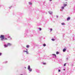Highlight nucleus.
<instances>
[{
  "label": "nucleus",
  "mask_w": 75,
  "mask_h": 75,
  "mask_svg": "<svg viewBox=\"0 0 75 75\" xmlns=\"http://www.w3.org/2000/svg\"><path fill=\"white\" fill-rule=\"evenodd\" d=\"M0 38H1V40H3V39H4V35H1L0 36Z\"/></svg>",
  "instance_id": "nucleus-1"
},
{
  "label": "nucleus",
  "mask_w": 75,
  "mask_h": 75,
  "mask_svg": "<svg viewBox=\"0 0 75 75\" xmlns=\"http://www.w3.org/2000/svg\"><path fill=\"white\" fill-rule=\"evenodd\" d=\"M7 45H8H8H9V46H10L11 45V44L9 43H8L7 44Z\"/></svg>",
  "instance_id": "nucleus-2"
},
{
  "label": "nucleus",
  "mask_w": 75,
  "mask_h": 75,
  "mask_svg": "<svg viewBox=\"0 0 75 75\" xmlns=\"http://www.w3.org/2000/svg\"><path fill=\"white\" fill-rule=\"evenodd\" d=\"M70 19V17H69L67 18V21H69V20Z\"/></svg>",
  "instance_id": "nucleus-3"
},
{
  "label": "nucleus",
  "mask_w": 75,
  "mask_h": 75,
  "mask_svg": "<svg viewBox=\"0 0 75 75\" xmlns=\"http://www.w3.org/2000/svg\"><path fill=\"white\" fill-rule=\"evenodd\" d=\"M4 47H8V45H4Z\"/></svg>",
  "instance_id": "nucleus-4"
},
{
  "label": "nucleus",
  "mask_w": 75,
  "mask_h": 75,
  "mask_svg": "<svg viewBox=\"0 0 75 75\" xmlns=\"http://www.w3.org/2000/svg\"><path fill=\"white\" fill-rule=\"evenodd\" d=\"M63 51L64 52H65L66 51V49L64 48V49L63 50Z\"/></svg>",
  "instance_id": "nucleus-5"
},
{
  "label": "nucleus",
  "mask_w": 75,
  "mask_h": 75,
  "mask_svg": "<svg viewBox=\"0 0 75 75\" xmlns=\"http://www.w3.org/2000/svg\"><path fill=\"white\" fill-rule=\"evenodd\" d=\"M28 70L29 71H30V72H31V71H32V69L31 68L28 69Z\"/></svg>",
  "instance_id": "nucleus-6"
},
{
  "label": "nucleus",
  "mask_w": 75,
  "mask_h": 75,
  "mask_svg": "<svg viewBox=\"0 0 75 75\" xmlns=\"http://www.w3.org/2000/svg\"><path fill=\"white\" fill-rule=\"evenodd\" d=\"M63 6H64V7H66V6H67V4H63Z\"/></svg>",
  "instance_id": "nucleus-7"
},
{
  "label": "nucleus",
  "mask_w": 75,
  "mask_h": 75,
  "mask_svg": "<svg viewBox=\"0 0 75 75\" xmlns=\"http://www.w3.org/2000/svg\"><path fill=\"white\" fill-rule=\"evenodd\" d=\"M30 69V65H29L28 66V69Z\"/></svg>",
  "instance_id": "nucleus-8"
},
{
  "label": "nucleus",
  "mask_w": 75,
  "mask_h": 75,
  "mask_svg": "<svg viewBox=\"0 0 75 75\" xmlns=\"http://www.w3.org/2000/svg\"><path fill=\"white\" fill-rule=\"evenodd\" d=\"M29 47H30V46L29 45H26L27 48H29Z\"/></svg>",
  "instance_id": "nucleus-9"
},
{
  "label": "nucleus",
  "mask_w": 75,
  "mask_h": 75,
  "mask_svg": "<svg viewBox=\"0 0 75 75\" xmlns=\"http://www.w3.org/2000/svg\"><path fill=\"white\" fill-rule=\"evenodd\" d=\"M29 4H30L31 5H32V3H31L30 2H29Z\"/></svg>",
  "instance_id": "nucleus-10"
},
{
  "label": "nucleus",
  "mask_w": 75,
  "mask_h": 75,
  "mask_svg": "<svg viewBox=\"0 0 75 75\" xmlns=\"http://www.w3.org/2000/svg\"><path fill=\"white\" fill-rule=\"evenodd\" d=\"M52 55H54V56H55V57H57V56H56V55L54 54H52Z\"/></svg>",
  "instance_id": "nucleus-11"
},
{
  "label": "nucleus",
  "mask_w": 75,
  "mask_h": 75,
  "mask_svg": "<svg viewBox=\"0 0 75 75\" xmlns=\"http://www.w3.org/2000/svg\"><path fill=\"white\" fill-rule=\"evenodd\" d=\"M62 9H64V7H63V6H62Z\"/></svg>",
  "instance_id": "nucleus-12"
},
{
  "label": "nucleus",
  "mask_w": 75,
  "mask_h": 75,
  "mask_svg": "<svg viewBox=\"0 0 75 75\" xmlns=\"http://www.w3.org/2000/svg\"><path fill=\"white\" fill-rule=\"evenodd\" d=\"M52 41H55V39H52Z\"/></svg>",
  "instance_id": "nucleus-13"
},
{
  "label": "nucleus",
  "mask_w": 75,
  "mask_h": 75,
  "mask_svg": "<svg viewBox=\"0 0 75 75\" xmlns=\"http://www.w3.org/2000/svg\"><path fill=\"white\" fill-rule=\"evenodd\" d=\"M43 46L44 47H45L46 46V45H45V44H43Z\"/></svg>",
  "instance_id": "nucleus-14"
},
{
  "label": "nucleus",
  "mask_w": 75,
  "mask_h": 75,
  "mask_svg": "<svg viewBox=\"0 0 75 75\" xmlns=\"http://www.w3.org/2000/svg\"><path fill=\"white\" fill-rule=\"evenodd\" d=\"M59 54V52H56V54Z\"/></svg>",
  "instance_id": "nucleus-15"
},
{
  "label": "nucleus",
  "mask_w": 75,
  "mask_h": 75,
  "mask_svg": "<svg viewBox=\"0 0 75 75\" xmlns=\"http://www.w3.org/2000/svg\"><path fill=\"white\" fill-rule=\"evenodd\" d=\"M26 54H28V52H27V51H26Z\"/></svg>",
  "instance_id": "nucleus-16"
},
{
  "label": "nucleus",
  "mask_w": 75,
  "mask_h": 75,
  "mask_svg": "<svg viewBox=\"0 0 75 75\" xmlns=\"http://www.w3.org/2000/svg\"><path fill=\"white\" fill-rule=\"evenodd\" d=\"M62 25H64V23H62Z\"/></svg>",
  "instance_id": "nucleus-17"
},
{
  "label": "nucleus",
  "mask_w": 75,
  "mask_h": 75,
  "mask_svg": "<svg viewBox=\"0 0 75 75\" xmlns=\"http://www.w3.org/2000/svg\"><path fill=\"white\" fill-rule=\"evenodd\" d=\"M27 51H25V50H23V52H26Z\"/></svg>",
  "instance_id": "nucleus-18"
},
{
  "label": "nucleus",
  "mask_w": 75,
  "mask_h": 75,
  "mask_svg": "<svg viewBox=\"0 0 75 75\" xmlns=\"http://www.w3.org/2000/svg\"><path fill=\"white\" fill-rule=\"evenodd\" d=\"M43 64L44 65H46V63H43Z\"/></svg>",
  "instance_id": "nucleus-19"
},
{
  "label": "nucleus",
  "mask_w": 75,
  "mask_h": 75,
  "mask_svg": "<svg viewBox=\"0 0 75 75\" xmlns=\"http://www.w3.org/2000/svg\"><path fill=\"white\" fill-rule=\"evenodd\" d=\"M50 31H52V28H51V29H50Z\"/></svg>",
  "instance_id": "nucleus-20"
},
{
  "label": "nucleus",
  "mask_w": 75,
  "mask_h": 75,
  "mask_svg": "<svg viewBox=\"0 0 75 75\" xmlns=\"http://www.w3.org/2000/svg\"><path fill=\"white\" fill-rule=\"evenodd\" d=\"M39 29H40V31H41V28H40Z\"/></svg>",
  "instance_id": "nucleus-21"
},
{
  "label": "nucleus",
  "mask_w": 75,
  "mask_h": 75,
  "mask_svg": "<svg viewBox=\"0 0 75 75\" xmlns=\"http://www.w3.org/2000/svg\"><path fill=\"white\" fill-rule=\"evenodd\" d=\"M66 65V64H65L64 65V67H65Z\"/></svg>",
  "instance_id": "nucleus-22"
},
{
  "label": "nucleus",
  "mask_w": 75,
  "mask_h": 75,
  "mask_svg": "<svg viewBox=\"0 0 75 75\" xmlns=\"http://www.w3.org/2000/svg\"><path fill=\"white\" fill-rule=\"evenodd\" d=\"M61 71L59 69L58 70V71L59 72H60Z\"/></svg>",
  "instance_id": "nucleus-23"
},
{
  "label": "nucleus",
  "mask_w": 75,
  "mask_h": 75,
  "mask_svg": "<svg viewBox=\"0 0 75 75\" xmlns=\"http://www.w3.org/2000/svg\"><path fill=\"white\" fill-rule=\"evenodd\" d=\"M0 56L1 55V53H0Z\"/></svg>",
  "instance_id": "nucleus-24"
},
{
  "label": "nucleus",
  "mask_w": 75,
  "mask_h": 75,
  "mask_svg": "<svg viewBox=\"0 0 75 75\" xmlns=\"http://www.w3.org/2000/svg\"><path fill=\"white\" fill-rule=\"evenodd\" d=\"M7 63V61L5 62V63Z\"/></svg>",
  "instance_id": "nucleus-25"
},
{
  "label": "nucleus",
  "mask_w": 75,
  "mask_h": 75,
  "mask_svg": "<svg viewBox=\"0 0 75 75\" xmlns=\"http://www.w3.org/2000/svg\"><path fill=\"white\" fill-rule=\"evenodd\" d=\"M5 40H7V38H5Z\"/></svg>",
  "instance_id": "nucleus-26"
},
{
  "label": "nucleus",
  "mask_w": 75,
  "mask_h": 75,
  "mask_svg": "<svg viewBox=\"0 0 75 75\" xmlns=\"http://www.w3.org/2000/svg\"><path fill=\"white\" fill-rule=\"evenodd\" d=\"M49 1H52V0H49Z\"/></svg>",
  "instance_id": "nucleus-27"
},
{
  "label": "nucleus",
  "mask_w": 75,
  "mask_h": 75,
  "mask_svg": "<svg viewBox=\"0 0 75 75\" xmlns=\"http://www.w3.org/2000/svg\"><path fill=\"white\" fill-rule=\"evenodd\" d=\"M64 71H65V69H64Z\"/></svg>",
  "instance_id": "nucleus-28"
},
{
  "label": "nucleus",
  "mask_w": 75,
  "mask_h": 75,
  "mask_svg": "<svg viewBox=\"0 0 75 75\" xmlns=\"http://www.w3.org/2000/svg\"><path fill=\"white\" fill-rule=\"evenodd\" d=\"M51 13H52V12H51Z\"/></svg>",
  "instance_id": "nucleus-29"
},
{
  "label": "nucleus",
  "mask_w": 75,
  "mask_h": 75,
  "mask_svg": "<svg viewBox=\"0 0 75 75\" xmlns=\"http://www.w3.org/2000/svg\"><path fill=\"white\" fill-rule=\"evenodd\" d=\"M21 75H23V74H21Z\"/></svg>",
  "instance_id": "nucleus-30"
},
{
  "label": "nucleus",
  "mask_w": 75,
  "mask_h": 75,
  "mask_svg": "<svg viewBox=\"0 0 75 75\" xmlns=\"http://www.w3.org/2000/svg\"><path fill=\"white\" fill-rule=\"evenodd\" d=\"M66 3H67L66 2Z\"/></svg>",
  "instance_id": "nucleus-31"
}]
</instances>
